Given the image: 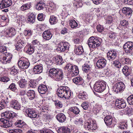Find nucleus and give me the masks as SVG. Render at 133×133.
<instances>
[{
    "instance_id": "7ed1b4c3",
    "label": "nucleus",
    "mask_w": 133,
    "mask_h": 133,
    "mask_svg": "<svg viewBox=\"0 0 133 133\" xmlns=\"http://www.w3.org/2000/svg\"><path fill=\"white\" fill-rule=\"evenodd\" d=\"M101 40L100 38L91 37L88 41V45L90 47L93 48L97 47L100 45Z\"/></svg>"
},
{
    "instance_id": "f3484780",
    "label": "nucleus",
    "mask_w": 133,
    "mask_h": 133,
    "mask_svg": "<svg viewBox=\"0 0 133 133\" xmlns=\"http://www.w3.org/2000/svg\"><path fill=\"white\" fill-rule=\"evenodd\" d=\"M122 10V13L127 16H131L132 15V9L129 7H124L123 8Z\"/></svg>"
},
{
    "instance_id": "e2e57ef3",
    "label": "nucleus",
    "mask_w": 133,
    "mask_h": 133,
    "mask_svg": "<svg viewBox=\"0 0 133 133\" xmlns=\"http://www.w3.org/2000/svg\"><path fill=\"white\" fill-rule=\"evenodd\" d=\"M61 42L60 43H59L58 44V46L57 49V50L60 51H65V49H64L63 45H61Z\"/></svg>"
},
{
    "instance_id": "58836bf2",
    "label": "nucleus",
    "mask_w": 133,
    "mask_h": 133,
    "mask_svg": "<svg viewBox=\"0 0 133 133\" xmlns=\"http://www.w3.org/2000/svg\"><path fill=\"white\" fill-rule=\"evenodd\" d=\"M8 20V19L4 16H2L0 18V26H3L6 24V22Z\"/></svg>"
},
{
    "instance_id": "6e6d98bb",
    "label": "nucleus",
    "mask_w": 133,
    "mask_h": 133,
    "mask_svg": "<svg viewBox=\"0 0 133 133\" xmlns=\"http://www.w3.org/2000/svg\"><path fill=\"white\" fill-rule=\"evenodd\" d=\"M0 52L4 55L6 53H9L7 52L6 47L4 46H0Z\"/></svg>"
},
{
    "instance_id": "8fccbe9b",
    "label": "nucleus",
    "mask_w": 133,
    "mask_h": 133,
    "mask_svg": "<svg viewBox=\"0 0 133 133\" xmlns=\"http://www.w3.org/2000/svg\"><path fill=\"white\" fill-rule=\"evenodd\" d=\"M108 36L112 40H113L117 38V35L115 33L111 32L108 34Z\"/></svg>"
},
{
    "instance_id": "0e129e2a",
    "label": "nucleus",
    "mask_w": 133,
    "mask_h": 133,
    "mask_svg": "<svg viewBox=\"0 0 133 133\" xmlns=\"http://www.w3.org/2000/svg\"><path fill=\"white\" fill-rule=\"evenodd\" d=\"M36 81L35 80L30 81L29 85L30 87L32 88H35L37 85Z\"/></svg>"
},
{
    "instance_id": "20e7f679",
    "label": "nucleus",
    "mask_w": 133,
    "mask_h": 133,
    "mask_svg": "<svg viewBox=\"0 0 133 133\" xmlns=\"http://www.w3.org/2000/svg\"><path fill=\"white\" fill-rule=\"evenodd\" d=\"M106 87V83L105 82L102 81H98L94 84V89L97 92H101L105 89Z\"/></svg>"
},
{
    "instance_id": "2eb2a0df",
    "label": "nucleus",
    "mask_w": 133,
    "mask_h": 133,
    "mask_svg": "<svg viewBox=\"0 0 133 133\" xmlns=\"http://www.w3.org/2000/svg\"><path fill=\"white\" fill-rule=\"evenodd\" d=\"M82 70H83L87 73H89L88 75V76L90 78H92V75L93 74L92 73H90V71L91 70V68L89 65L86 63H85V64L82 66Z\"/></svg>"
},
{
    "instance_id": "f257e3e1",
    "label": "nucleus",
    "mask_w": 133,
    "mask_h": 133,
    "mask_svg": "<svg viewBox=\"0 0 133 133\" xmlns=\"http://www.w3.org/2000/svg\"><path fill=\"white\" fill-rule=\"evenodd\" d=\"M16 114L12 111H5L1 114L2 117H4V118L0 119V125L4 128H7L12 126L11 122L9 121V119L13 118L15 116Z\"/></svg>"
},
{
    "instance_id": "864d4df0",
    "label": "nucleus",
    "mask_w": 133,
    "mask_h": 133,
    "mask_svg": "<svg viewBox=\"0 0 133 133\" xmlns=\"http://www.w3.org/2000/svg\"><path fill=\"white\" fill-rule=\"evenodd\" d=\"M61 45H63L64 49H65V51L69 49L70 46V45L68 42H61Z\"/></svg>"
},
{
    "instance_id": "ea45409f",
    "label": "nucleus",
    "mask_w": 133,
    "mask_h": 133,
    "mask_svg": "<svg viewBox=\"0 0 133 133\" xmlns=\"http://www.w3.org/2000/svg\"><path fill=\"white\" fill-rule=\"evenodd\" d=\"M35 16L33 13H31L28 16V20L29 22L33 24L35 21Z\"/></svg>"
},
{
    "instance_id": "052dcab7",
    "label": "nucleus",
    "mask_w": 133,
    "mask_h": 133,
    "mask_svg": "<svg viewBox=\"0 0 133 133\" xmlns=\"http://www.w3.org/2000/svg\"><path fill=\"white\" fill-rule=\"evenodd\" d=\"M120 24L122 26L127 27V26L128 24V22L125 20L122 19L120 21Z\"/></svg>"
},
{
    "instance_id": "37998d69",
    "label": "nucleus",
    "mask_w": 133,
    "mask_h": 133,
    "mask_svg": "<svg viewBox=\"0 0 133 133\" xmlns=\"http://www.w3.org/2000/svg\"><path fill=\"white\" fill-rule=\"evenodd\" d=\"M70 110L75 115L78 114L80 112L79 108L76 107H71L70 108Z\"/></svg>"
},
{
    "instance_id": "f704fd0d",
    "label": "nucleus",
    "mask_w": 133,
    "mask_h": 133,
    "mask_svg": "<svg viewBox=\"0 0 133 133\" xmlns=\"http://www.w3.org/2000/svg\"><path fill=\"white\" fill-rule=\"evenodd\" d=\"M57 131L58 133H68L70 131V130L67 127H62L59 128Z\"/></svg>"
},
{
    "instance_id": "603ef678",
    "label": "nucleus",
    "mask_w": 133,
    "mask_h": 133,
    "mask_svg": "<svg viewBox=\"0 0 133 133\" xmlns=\"http://www.w3.org/2000/svg\"><path fill=\"white\" fill-rule=\"evenodd\" d=\"M78 98H81L83 100H85L87 98V95L86 92H83L82 94H80L78 96Z\"/></svg>"
},
{
    "instance_id": "5701e85b",
    "label": "nucleus",
    "mask_w": 133,
    "mask_h": 133,
    "mask_svg": "<svg viewBox=\"0 0 133 133\" xmlns=\"http://www.w3.org/2000/svg\"><path fill=\"white\" fill-rule=\"evenodd\" d=\"M74 51L75 53L78 55H81L84 52L82 46L81 45L75 46Z\"/></svg>"
},
{
    "instance_id": "338daca9",
    "label": "nucleus",
    "mask_w": 133,
    "mask_h": 133,
    "mask_svg": "<svg viewBox=\"0 0 133 133\" xmlns=\"http://www.w3.org/2000/svg\"><path fill=\"white\" fill-rule=\"evenodd\" d=\"M24 33L25 36H30L32 35V32L31 30H26L24 31Z\"/></svg>"
},
{
    "instance_id": "72a5a7b5",
    "label": "nucleus",
    "mask_w": 133,
    "mask_h": 133,
    "mask_svg": "<svg viewBox=\"0 0 133 133\" xmlns=\"http://www.w3.org/2000/svg\"><path fill=\"white\" fill-rule=\"evenodd\" d=\"M26 94L29 98L30 100L33 99L35 97V93L34 91L33 90H28Z\"/></svg>"
},
{
    "instance_id": "c03bdc74",
    "label": "nucleus",
    "mask_w": 133,
    "mask_h": 133,
    "mask_svg": "<svg viewBox=\"0 0 133 133\" xmlns=\"http://www.w3.org/2000/svg\"><path fill=\"white\" fill-rule=\"evenodd\" d=\"M49 21L51 24H54L56 23L57 21V18L54 15L50 16Z\"/></svg>"
},
{
    "instance_id": "f8f14e48",
    "label": "nucleus",
    "mask_w": 133,
    "mask_h": 133,
    "mask_svg": "<svg viewBox=\"0 0 133 133\" xmlns=\"http://www.w3.org/2000/svg\"><path fill=\"white\" fill-rule=\"evenodd\" d=\"M117 57L116 52L114 50H111L108 52L107 54V58L110 61H112Z\"/></svg>"
},
{
    "instance_id": "cd10ccee",
    "label": "nucleus",
    "mask_w": 133,
    "mask_h": 133,
    "mask_svg": "<svg viewBox=\"0 0 133 133\" xmlns=\"http://www.w3.org/2000/svg\"><path fill=\"white\" fill-rule=\"evenodd\" d=\"M31 8V5L29 3L23 4L19 8L20 10L22 11H26Z\"/></svg>"
},
{
    "instance_id": "aec40b11",
    "label": "nucleus",
    "mask_w": 133,
    "mask_h": 133,
    "mask_svg": "<svg viewBox=\"0 0 133 133\" xmlns=\"http://www.w3.org/2000/svg\"><path fill=\"white\" fill-rule=\"evenodd\" d=\"M43 70L42 66L41 64L35 66L33 69V71L35 74H40L42 72Z\"/></svg>"
},
{
    "instance_id": "393cba45",
    "label": "nucleus",
    "mask_w": 133,
    "mask_h": 133,
    "mask_svg": "<svg viewBox=\"0 0 133 133\" xmlns=\"http://www.w3.org/2000/svg\"><path fill=\"white\" fill-rule=\"evenodd\" d=\"M48 89L46 86L44 85L39 86L38 88V90L39 93L44 94L47 91Z\"/></svg>"
},
{
    "instance_id": "473e14b6",
    "label": "nucleus",
    "mask_w": 133,
    "mask_h": 133,
    "mask_svg": "<svg viewBox=\"0 0 133 133\" xmlns=\"http://www.w3.org/2000/svg\"><path fill=\"white\" fill-rule=\"evenodd\" d=\"M74 65L70 63H68L66 65L64 68L65 72H67V74L69 73L72 70L73 68Z\"/></svg>"
},
{
    "instance_id": "412c9836",
    "label": "nucleus",
    "mask_w": 133,
    "mask_h": 133,
    "mask_svg": "<svg viewBox=\"0 0 133 133\" xmlns=\"http://www.w3.org/2000/svg\"><path fill=\"white\" fill-rule=\"evenodd\" d=\"M43 36L44 39L49 40L51 38L52 35L51 33L50 30H48L44 32L43 34Z\"/></svg>"
},
{
    "instance_id": "09e8293b",
    "label": "nucleus",
    "mask_w": 133,
    "mask_h": 133,
    "mask_svg": "<svg viewBox=\"0 0 133 133\" xmlns=\"http://www.w3.org/2000/svg\"><path fill=\"white\" fill-rule=\"evenodd\" d=\"M9 88L10 89L13 91L16 92L17 89L16 88V86L14 83H11L9 86Z\"/></svg>"
},
{
    "instance_id": "bb28decb",
    "label": "nucleus",
    "mask_w": 133,
    "mask_h": 133,
    "mask_svg": "<svg viewBox=\"0 0 133 133\" xmlns=\"http://www.w3.org/2000/svg\"><path fill=\"white\" fill-rule=\"evenodd\" d=\"M59 70L54 68L51 69L49 70V75L50 77L53 79L57 73L59 72Z\"/></svg>"
},
{
    "instance_id": "69168bd1",
    "label": "nucleus",
    "mask_w": 133,
    "mask_h": 133,
    "mask_svg": "<svg viewBox=\"0 0 133 133\" xmlns=\"http://www.w3.org/2000/svg\"><path fill=\"white\" fill-rule=\"evenodd\" d=\"M116 67L119 68L121 66V64L118 60H115L113 62L112 64Z\"/></svg>"
},
{
    "instance_id": "b1692460",
    "label": "nucleus",
    "mask_w": 133,
    "mask_h": 133,
    "mask_svg": "<svg viewBox=\"0 0 133 133\" xmlns=\"http://www.w3.org/2000/svg\"><path fill=\"white\" fill-rule=\"evenodd\" d=\"M18 83L21 88H25L27 85V81L24 78L21 79Z\"/></svg>"
},
{
    "instance_id": "c9c22d12",
    "label": "nucleus",
    "mask_w": 133,
    "mask_h": 133,
    "mask_svg": "<svg viewBox=\"0 0 133 133\" xmlns=\"http://www.w3.org/2000/svg\"><path fill=\"white\" fill-rule=\"evenodd\" d=\"M25 48L27 49L26 52L29 54H31L34 52V48L33 46L31 45H26Z\"/></svg>"
},
{
    "instance_id": "c756f323",
    "label": "nucleus",
    "mask_w": 133,
    "mask_h": 133,
    "mask_svg": "<svg viewBox=\"0 0 133 133\" xmlns=\"http://www.w3.org/2000/svg\"><path fill=\"white\" fill-rule=\"evenodd\" d=\"M16 126L18 127L24 128L26 126V124L23 121L18 120L15 123Z\"/></svg>"
},
{
    "instance_id": "c85d7f7f",
    "label": "nucleus",
    "mask_w": 133,
    "mask_h": 133,
    "mask_svg": "<svg viewBox=\"0 0 133 133\" xmlns=\"http://www.w3.org/2000/svg\"><path fill=\"white\" fill-rule=\"evenodd\" d=\"M104 120L107 125H110L112 123V117L111 116H107L104 118Z\"/></svg>"
},
{
    "instance_id": "f03ea898",
    "label": "nucleus",
    "mask_w": 133,
    "mask_h": 133,
    "mask_svg": "<svg viewBox=\"0 0 133 133\" xmlns=\"http://www.w3.org/2000/svg\"><path fill=\"white\" fill-rule=\"evenodd\" d=\"M57 94L58 97L60 98L68 99L71 96V92L68 87L61 86L58 89Z\"/></svg>"
},
{
    "instance_id": "1a4fd4ad",
    "label": "nucleus",
    "mask_w": 133,
    "mask_h": 133,
    "mask_svg": "<svg viewBox=\"0 0 133 133\" xmlns=\"http://www.w3.org/2000/svg\"><path fill=\"white\" fill-rule=\"evenodd\" d=\"M123 48L126 53L133 52V43L130 42H127L124 44Z\"/></svg>"
},
{
    "instance_id": "dca6fc26",
    "label": "nucleus",
    "mask_w": 133,
    "mask_h": 133,
    "mask_svg": "<svg viewBox=\"0 0 133 133\" xmlns=\"http://www.w3.org/2000/svg\"><path fill=\"white\" fill-rule=\"evenodd\" d=\"M10 106L12 108L17 110L20 109L21 105L19 102L17 100H13L10 103Z\"/></svg>"
},
{
    "instance_id": "6ab92c4d",
    "label": "nucleus",
    "mask_w": 133,
    "mask_h": 133,
    "mask_svg": "<svg viewBox=\"0 0 133 133\" xmlns=\"http://www.w3.org/2000/svg\"><path fill=\"white\" fill-rule=\"evenodd\" d=\"M115 105L119 108L123 109L125 107L126 104L124 101L117 99L116 101Z\"/></svg>"
},
{
    "instance_id": "79ce46f5",
    "label": "nucleus",
    "mask_w": 133,
    "mask_h": 133,
    "mask_svg": "<svg viewBox=\"0 0 133 133\" xmlns=\"http://www.w3.org/2000/svg\"><path fill=\"white\" fill-rule=\"evenodd\" d=\"M118 127L119 129L124 130L127 129V125L125 122H121L119 124Z\"/></svg>"
},
{
    "instance_id": "39448f33",
    "label": "nucleus",
    "mask_w": 133,
    "mask_h": 133,
    "mask_svg": "<svg viewBox=\"0 0 133 133\" xmlns=\"http://www.w3.org/2000/svg\"><path fill=\"white\" fill-rule=\"evenodd\" d=\"M18 64L20 69H25L28 68L30 65L28 60L26 58L22 57L18 61Z\"/></svg>"
},
{
    "instance_id": "a19ab883",
    "label": "nucleus",
    "mask_w": 133,
    "mask_h": 133,
    "mask_svg": "<svg viewBox=\"0 0 133 133\" xmlns=\"http://www.w3.org/2000/svg\"><path fill=\"white\" fill-rule=\"evenodd\" d=\"M92 123L91 122H85L84 124V127L85 129L91 131V130Z\"/></svg>"
},
{
    "instance_id": "4c0bfd02",
    "label": "nucleus",
    "mask_w": 133,
    "mask_h": 133,
    "mask_svg": "<svg viewBox=\"0 0 133 133\" xmlns=\"http://www.w3.org/2000/svg\"><path fill=\"white\" fill-rule=\"evenodd\" d=\"M54 59L58 65H61L63 62L62 57L60 56H56L54 58Z\"/></svg>"
},
{
    "instance_id": "2f4dec72",
    "label": "nucleus",
    "mask_w": 133,
    "mask_h": 133,
    "mask_svg": "<svg viewBox=\"0 0 133 133\" xmlns=\"http://www.w3.org/2000/svg\"><path fill=\"white\" fill-rule=\"evenodd\" d=\"M123 74L126 76H129L131 72V71L128 67L126 65L124 66L122 69Z\"/></svg>"
},
{
    "instance_id": "7c9ffc66",
    "label": "nucleus",
    "mask_w": 133,
    "mask_h": 133,
    "mask_svg": "<svg viewBox=\"0 0 133 133\" xmlns=\"http://www.w3.org/2000/svg\"><path fill=\"white\" fill-rule=\"evenodd\" d=\"M56 118L60 122H63L65 121L66 117L63 114L61 113L57 115Z\"/></svg>"
},
{
    "instance_id": "a18cd8bd",
    "label": "nucleus",
    "mask_w": 133,
    "mask_h": 133,
    "mask_svg": "<svg viewBox=\"0 0 133 133\" xmlns=\"http://www.w3.org/2000/svg\"><path fill=\"white\" fill-rule=\"evenodd\" d=\"M83 122V119L82 118L79 119H76L74 121L75 124L79 126L82 125Z\"/></svg>"
},
{
    "instance_id": "6e6552de",
    "label": "nucleus",
    "mask_w": 133,
    "mask_h": 133,
    "mask_svg": "<svg viewBox=\"0 0 133 133\" xmlns=\"http://www.w3.org/2000/svg\"><path fill=\"white\" fill-rule=\"evenodd\" d=\"M15 29L12 28H8L4 32V35L6 37H12L15 36L16 34Z\"/></svg>"
},
{
    "instance_id": "3c124183",
    "label": "nucleus",
    "mask_w": 133,
    "mask_h": 133,
    "mask_svg": "<svg viewBox=\"0 0 133 133\" xmlns=\"http://www.w3.org/2000/svg\"><path fill=\"white\" fill-rule=\"evenodd\" d=\"M73 4L77 8L81 7L83 5V4L81 1H75L73 2Z\"/></svg>"
},
{
    "instance_id": "de8ad7c7",
    "label": "nucleus",
    "mask_w": 133,
    "mask_h": 133,
    "mask_svg": "<svg viewBox=\"0 0 133 133\" xmlns=\"http://www.w3.org/2000/svg\"><path fill=\"white\" fill-rule=\"evenodd\" d=\"M69 24L70 26L72 28H75L78 26L77 23L74 20H72L70 21Z\"/></svg>"
},
{
    "instance_id": "9d476101",
    "label": "nucleus",
    "mask_w": 133,
    "mask_h": 133,
    "mask_svg": "<svg viewBox=\"0 0 133 133\" xmlns=\"http://www.w3.org/2000/svg\"><path fill=\"white\" fill-rule=\"evenodd\" d=\"M12 58V55L10 53H6L0 60V63L6 64L9 63Z\"/></svg>"
},
{
    "instance_id": "a211bd4d",
    "label": "nucleus",
    "mask_w": 133,
    "mask_h": 133,
    "mask_svg": "<svg viewBox=\"0 0 133 133\" xmlns=\"http://www.w3.org/2000/svg\"><path fill=\"white\" fill-rule=\"evenodd\" d=\"M79 70L78 67L76 65H74L73 68L68 74L70 76L74 77L77 75L79 73Z\"/></svg>"
},
{
    "instance_id": "9b49d317",
    "label": "nucleus",
    "mask_w": 133,
    "mask_h": 133,
    "mask_svg": "<svg viewBox=\"0 0 133 133\" xmlns=\"http://www.w3.org/2000/svg\"><path fill=\"white\" fill-rule=\"evenodd\" d=\"M26 45V42L23 38H22L18 41L15 45V49L17 51H20Z\"/></svg>"
},
{
    "instance_id": "bf43d9fd",
    "label": "nucleus",
    "mask_w": 133,
    "mask_h": 133,
    "mask_svg": "<svg viewBox=\"0 0 133 133\" xmlns=\"http://www.w3.org/2000/svg\"><path fill=\"white\" fill-rule=\"evenodd\" d=\"M89 103L87 102H83L81 104V106L85 110L87 109L89 106Z\"/></svg>"
},
{
    "instance_id": "0eeeda50",
    "label": "nucleus",
    "mask_w": 133,
    "mask_h": 133,
    "mask_svg": "<svg viewBox=\"0 0 133 133\" xmlns=\"http://www.w3.org/2000/svg\"><path fill=\"white\" fill-rule=\"evenodd\" d=\"M125 88V86L123 83L118 82L114 85L113 88V90L114 91L117 93L123 91Z\"/></svg>"
},
{
    "instance_id": "49530a36",
    "label": "nucleus",
    "mask_w": 133,
    "mask_h": 133,
    "mask_svg": "<svg viewBox=\"0 0 133 133\" xmlns=\"http://www.w3.org/2000/svg\"><path fill=\"white\" fill-rule=\"evenodd\" d=\"M121 61L123 62V64H129L131 63V61L130 59L125 58L124 57H122L121 59Z\"/></svg>"
},
{
    "instance_id": "4be33fe9",
    "label": "nucleus",
    "mask_w": 133,
    "mask_h": 133,
    "mask_svg": "<svg viewBox=\"0 0 133 133\" xmlns=\"http://www.w3.org/2000/svg\"><path fill=\"white\" fill-rule=\"evenodd\" d=\"M63 78V75L62 71L59 70V72L57 73L53 79L55 81H61Z\"/></svg>"
},
{
    "instance_id": "a878e982",
    "label": "nucleus",
    "mask_w": 133,
    "mask_h": 133,
    "mask_svg": "<svg viewBox=\"0 0 133 133\" xmlns=\"http://www.w3.org/2000/svg\"><path fill=\"white\" fill-rule=\"evenodd\" d=\"M73 82L76 85H81L83 82V79L81 77H77L74 78Z\"/></svg>"
},
{
    "instance_id": "e433bc0d",
    "label": "nucleus",
    "mask_w": 133,
    "mask_h": 133,
    "mask_svg": "<svg viewBox=\"0 0 133 133\" xmlns=\"http://www.w3.org/2000/svg\"><path fill=\"white\" fill-rule=\"evenodd\" d=\"M45 6V4L42 2H40L37 3L36 6V9L38 10H42Z\"/></svg>"
},
{
    "instance_id": "423d86ee",
    "label": "nucleus",
    "mask_w": 133,
    "mask_h": 133,
    "mask_svg": "<svg viewBox=\"0 0 133 133\" xmlns=\"http://www.w3.org/2000/svg\"><path fill=\"white\" fill-rule=\"evenodd\" d=\"M24 110L26 114L30 118H35L41 116V114H37L32 109L26 108Z\"/></svg>"
},
{
    "instance_id": "4468645a",
    "label": "nucleus",
    "mask_w": 133,
    "mask_h": 133,
    "mask_svg": "<svg viewBox=\"0 0 133 133\" xmlns=\"http://www.w3.org/2000/svg\"><path fill=\"white\" fill-rule=\"evenodd\" d=\"M107 60L104 58H102L98 59L97 61L96 65L97 67L102 69L106 65Z\"/></svg>"
},
{
    "instance_id": "5fc2aeb1",
    "label": "nucleus",
    "mask_w": 133,
    "mask_h": 133,
    "mask_svg": "<svg viewBox=\"0 0 133 133\" xmlns=\"http://www.w3.org/2000/svg\"><path fill=\"white\" fill-rule=\"evenodd\" d=\"M41 133H54L53 131L49 129L44 128L40 131Z\"/></svg>"
},
{
    "instance_id": "13d9d810",
    "label": "nucleus",
    "mask_w": 133,
    "mask_h": 133,
    "mask_svg": "<svg viewBox=\"0 0 133 133\" xmlns=\"http://www.w3.org/2000/svg\"><path fill=\"white\" fill-rule=\"evenodd\" d=\"M49 11L51 12H53L56 10V5L54 4H50L49 8Z\"/></svg>"
},
{
    "instance_id": "4d7b16f0",
    "label": "nucleus",
    "mask_w": 133,
    "mask_h": 133,
    "mask_svg": "<svg viewBox=\"0 0 133 133\" xmlns=\"http://www.w3.org/2000/svg\"><path fill=\"white\" fill-rule=\"evenodd\" d=\"M128 103L130 105H133V95L129 96L127 98Z\"/></svg>"
},
{
    "instance_id": "680f3d73",
    "label": "nucleus",
    "mask_w": 133,
    "mask_h": 133,
    "mask_svg": "<svg viewBox=\"0 0 133 133\" xmlns=\"http://www.w3.org/2000/svg\"><path fill=\"white\" fill-rule=\"evenodd\" d=\"M9 78L6 76L1 77L0 76V81L2 82H6L10 80Z\"/></svg>"
},
{
    "instance_id": "774afa93",
    "label": "nucleus",
    "mask_w": 133,
    "mask_h": 133,
    "mask_svg": "<svg viewBox=\"0 0 133 133\" xmlns=\"http://www.w3.org/2000/svg\"><path fill=\"white\" fill-rule=\"evenodd\" d=\"M10 132L11 133H22V130L20 129H14L10 130Z\"/></svg>"
},
{
    "instance_id": "ddd939ff",
    "label": "nucleus",
    "mask_w": 133,
    "mask_h": 133,
    "mask_svg": "<svg viewBox=\"0 0 133 133\" xmlns=\"http://www.w3.org/2000/svg\"><path fill=\"white\" fill-rule=\"evenodd\" d=\"M12 0H2L0 4V8H6L10 6L12 4Z\"/></svg>"
}]
</instances>
